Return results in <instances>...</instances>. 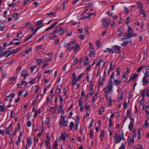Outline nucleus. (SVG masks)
I'll return each instance as SVG.
<instances>
[{"label":"nucleus","mask_w":149,"mask_h":149,"mask_svg":"<svg viewBox=\"0 0 149 149\" xmlns=\"http://www.w3.org/2000/svg\"><path fill=\"white\" fill-rule=\"evenodd\" d=\"M19 15H20L18 13H16L13 14L12 15V17L15 18H17V17L19 16Z\"/></svg>","instance_id":"obj_35"},{"label":"nucleus","mask_w":149,"mask_h":149,"mask_svg":"<svg viewBox=\"0 0 149 149\" xmlns=\"http://www.w3.org/2000/svg\"><path fill=\"white\" fill-rule=\"evenodd\" d=\"M31 51V48L28 49L24 51L23 52V56H25L26 55L29 54L30 52Z\"/></svg>","instance_id":"obj_17"},{"label":"nucleus","mask_w":149,"mask_h":149,"mask_svg":"<svg viewBox=\"0 0 149 149\" xmlns=\"http://www.w3.org/2000/svg\"><path fill=\"white\" fill-rule=\"evenodd\" d=\"M148 70H149L148 69H146L145 73V75L143 77L142 79L143 85V86L146 85L148 83V80L147 79V75L149 74L148 73V72H149V71H148Z\"/></svg>","instance_id":"obj_4"},{"label":"nucleus","mask_w":149,"mask_h":149,"mask_svg":"<svg viewBox=\"0 0 149 149\" xmlns=\"http://www.w3.org/2000/svg\"><path fill=\"white\" fill-rule=\"evenodd\" d=\"M78 61H79L77 57L75 58L74 59V61H73L74 64V65L76 64L78 62Z\"/></svg>","instance_id":"obj_32"},{"label":"nucleus","mask_w":149,"mask_h":149,"mask_svg":"<svg viewBox=\"0 0 149 149\" xmlns=\"http://www.w3.org/2000/svg\"><path fill=\"white\" fill-rule=\"evenodd\" d=\"M119 69V68H117V73L116 74V76H118V75H120V70H118Z\"/></svg>","instance_id":"obj_52"},{"label":"nucleus","mask_w":149,"mask_h":149,"mask_svg":"<svg viewBox=\"0 0 149 149\" xmlns=\"http://www.w3.org/2000/svg\"><path fill=\"white\" fill-rule=\"evenodd\" d=\"M137 35V34L135 33H132L130 34V38H131L132 37L135 36H136Z\"/></svg>","instance_id":"obj_39"},{"label":"nucleus","mask_w":149,"mask_h":149,"mask_svg":"<svg viewBox=\"0 0 149 149\" xmlns=\"http://www.w3.org/2000/svg\"><path fill=\"white\" fill-rule=\"evenodd\" d=\"M36 67V65L32 66L31 68V69L32 71H33V70L35 69Z\"/></svg>","instance_id":"obj_63"},{"label":"nucleus","mask_w":149,"mask_h":149,"mask_svg":"<svg viewBox=\"0 0 149 149\" xmlns=\"http://www.w3.org/2000/svg\"><path fill=\"white\" fill-rule=\"evenodd\" d=\"M20 50V48H17L16 49H14L12 50L10 53H9L6 56V58H7L8 56L11 55V54L17 53Z\"/></svg>","instance_id":"obj_8"},{"label":"nucleus","mask_w":149,"mask_h":149,"mask_svg":"<svg viewBox=\"0 0 149 149\" xmlns=\"http://www.w3.org/2000/svg\"><path fill=\"white\" fill-rule=\"evenodd\" d=\"M10 52V50L8 51H5L4 52V53H1L0 54V57H2L5 56L6 54H7L8 53Z\"/></svg>","instance_id":"obj_24"},{"label":"nucleus","mask_w":149,"mask_h":149,"mask_svg":"<svg viewBox=\"0 0 149 149\" xmlns=\"http://www.w3.org/2000/svg\"><path fill=\"white\" fill-rule=\"evenodd\" d=\"M77 79H73L72 82V85L74 86L77 82Z\"/></svg>","instance_id":"obj_31"},{"label":"nucleus","mask_w":149,"mask_h":149,"mask_svg":"<svg viewBox=\"0 0 149 149\" xmlns=\"http://www.w3.org/2000/svg\"><path fill=\"white\" fill-rule=\"evenodd\" d=\"M21 141V139H17L16 141V142H15L17 146H18L19 145V144L20 142Z\"/></svg>","instance_id":"obj_42"},{"label":"nucleus","mask_w":149,"mask_h":149,"mask_svg":"<svg viewBox=\"0 0 149 149\" xmlns=\"http://www.w3.org/2000/svg\"><path fill=\"white\" fill-rule=\"evenodd\" d=\"M102 21L104 29L106 28L109 25V21L105 18H103Z\"/></svg>","instance_id":"obj_5"},{"label":"nucleus","mask_w":149,"mask_h":149,"mask_svg":"<svg viewBox=\"0 0 149 149\" xmlns=\"http://www.w3.org/2000/svg\"><path fill=\"white\" fill-rule=\"evenodd\" d=\"M129 42L128 41H125L121 44V45L124 47L126 46L129 43Z\"/></svg>","instance_id":"obj_26"},{"label":"nucleus","mask_w":149,"mask_h":149,"mask_svg":"<svg viewBox=\"0 0 149 149\" xmlns=\"http://www.w3.org/2000/svg\"><path fill=\"white\" fill-rule=\"evenodd\" d=\"M112 104V100L111 97H110V98L109 99V102L108 103V106H111Z\"/></svg>","instance_id":"obj_57"},{"label":"nucleus","mask_w":149,"mask_h":149,"mask_svg":"<svg viewBox=\"0 0 149 149\" xmlns=\"http://www.w3.org/2000/svg\"><path fill=\"white\" fill-rule=\"evenodd\" d=\"M133 125L132 121H130L129 125L128 126V128L130 130L132 131L133 130Z\"/></svg>","instance_id":"obj_18"},{"label":"nucleus","mask_w":149,"mask_h":149,"mask_svg":"<svg viewBox=\"0 0 149 149\" xmlns=\"http://www.w3.org/2000/svg\"><path fill=\"white\" fill-rule=\"evenodd\" d=\"M113 86V83L111 79H109L108 84V87H105L103 89L106 94H109V92L112 91Z\"/></svg>","instance_id":"obj_2"},{"label":"nucleus","mask_w":149,"mask_h":149,"mask_svg":"<svg viewBox=\"0 0 149 149\" xmlns=\"http://www.w3.org/2000/svg\"><path fill=\"white\" fill-rule=\"evenodd\" d=\"M106 50H107V51H108V52H109L111 54H113L114 53H115V52L113 50L112 48L110 49L109 48H106Z\"/></svg>","instance_id":"obj_25"},{"label":"nucleus","mask_w":149,"mask_h":149,"mask_svg":"<svg viewBox=\"0 0 149 149\" xmlns=\"http://www.w3.org/2000/svg\"><path fill=\"white\" fill-rule=\"evenodd\" d=\"M88 63V58L86 57L85 59L84 60L83 65H86Z\"/></svg>","instance_id":"obj_23"},{"label":"nucleus","mask_w":149,"mask_h":149,"mask_svg":"<svg viewBox=\"0 0 149 149\" xmlns=\"http://www.w3.org/2000/svg\"><path fill=\"white\" fill-rule=\"evenodd\" d=\"M96 44L97 45V48L100 47L101 45L100 41L97 40L96 42Z\"/></svg>","instance_id":"obj_33"},{"label":"nucleus","mask_w":149,"mask_h":149,"mask_svg":"<svg viewBox=\"0 0 149 149\" xmlns=\"http://www.w3.org/2000/svg\"><path fill=\"white\" fill-rule=\"evenodd\" d=\"M42 45H40L39 46H37L36 47V50L38 51L39 50H40L42 48Z\"/></svg>","instance_id":"obj_41"},{"label":"nucleus","mask_w":149,"mask_h":149,"mask_svg":"<svg viewBox=\"0 0 149 149\" xmlns=\"http://www.w3.org/2000/svg\"><path fill=\"white\" fill-rule=\"evenodd\" d=\"M63 106L62 104L60 105L59 106V109L58 110V113H60L61 112V113H64V111H62L63 110Z\"/></svg>","instance_id":"obj_22"},{"label":"nucleus","mask_w":149,"mask_h":149,"mask_svg":"<svg viewBox=\"0 0 149 149\" xmlns=\"http://www.w3.org/2000/svg\"><path fill=\"white\" fill-rule=\"evenodd\" d=\"M117 138H116V139L115 140H116V141L115 142L116 143H119L121 140V136H118Z\"/></svg>","instance_id":"obj_19"},{"label":"nucleus","mask_w":149,"mask_h":149,"mask_svg":"<svg viewBox=\"0 0 149 149\" xmlns=\"http://www.w3.org/2000/svg\"><path fill=\"white\" fill-rule=\"evenodd\" d=\"M45 37V36H42L40 37L37 41V42H40L41 40L43 39H44V38Z\"/></svg>","instance_id":"obj_60"},{"label":"nucleus","mask_w":149,"mask_h":149,"mask_svg":"<svg viewBox=\"0 0 149 149\" xmlns=\"http://www.w3.org/2000/svg\"><path fill=\"white\" fill-rule=\"evenodd\" d=\"M84 74L83 73H81L80 74L79 76H78L77 79V81H79V80H80L81 77H82Z\"/></svg>","instance_id":"obj_37"},{"label":"nucleus","mask_w":149,"mask_h":149,"mask_svg":"<svg viewBox=\"0 0 149 149\" xmlns=\"http://www.w3.org/2000/svg\"><path fill=\"white\" fill-rule=\"evenodd\" d=\"M58 96L59 97L60 102H61V103H62L63 101V98H62V97L60 95H58Z\"/></svg>","instance_id":"obj_58"},{"label":"nucleus","mask_w":149,"mask_h":149,"mask_svg":"<svg viewBox=\"0 0 149 149\" xmlns=\"http://www.w3.org/2000/svg\"><path fill=\"white\" fill-rule=\"evenodd\" d=\"M103 60H100V58H98L97 60V63L96 64V66H98V65L100 66V63L101 62H102Z\"/></svg>","instance_id":"obj_21"},{"label":"nucleus","mask_w":149,"mask_h":149,"mask_svg":"<svg viewBox=\"0 0 149 149\" xmlns=\"http://www.w3.org/2000/svg\"><path fill=\"white\" fill-rule=\"evenodd\" d=\"M58 143L56 141H55L54 146V149H56V148L58 146Z\"/></svg>","instance_id":"obj_49"},{"label":"nucleus","mask_w":149,"mask_h":149,"mask_svg":"<svg viewBox=\"0 0 149 149\" xmlns=\"http://www.w3.org/2000/svg\"><path fill=\"white\" fill-rule=\"evenodd\" d=\"M17 78V76L16 77H12L11 78H10L9 79V81L13 82L14 81V80H15V79H16Z\"/></svg>","instance_id":"obj_54"},{"label":"nucleus","mask_w":149,"mask_h":149,"mask_svg":"<svg viewBox=\"0 0 149 149\" xmlns=\"http://www.w3.org/2000/svg\"><path fill=\"white\" fill-rule=\"evenodd\" d=\"M143 68V67H139L136 70V72L138 73L140 72H141V71L142 70Z\"/></svg>","instance_id":"obj_40"},{"label":"nucleus","mask_w":149,"mask_h":149,"mask_svg":"<svg viewBox=\"0 0 149 149\" xmlns=\"http://www.w3.org/2000/svg\"><path fill=\"white\" fill-rule=\"evenodd\" d=\"M61 27L60 26L56 27L52 31V34H55L56 33H59L60 31Z\"/></svg>","instance_id":"obj_11"},{"label":"nucleus","mask_w":149,"mask_h":149,"mask_svg":"<svg viewBox=\"0 0 149 149\" xmlns=\"http://www.w3.org/2000/svg\"><path fill=\"white\" fill-rule=\"evenodd\" d=\"M32 37V36H31V35H30L28 37H27L25 40H24V42H26V41H27L28 40L30 39V38H31Z\"/></svg>","instance_id":"obj_44"},{"label":"nucleus","mask_w":149,"mask_h":149,"mask_svg":"<svg viewBox=\"0 0 149 149\" xmlns=\"http://www.w3.org/2000/svg\"><path fill=\"white\" fill-rule=\"evenodd\" d=\"M93 131H92V130L91 129L90 130V137L91 138H93Z\"/></svg>","instance_id":"obj_50"},{"label":"nucleus","mask_w":149,"mask_h":149,"mask_svg":"<svg viewBox=\"0 0 149 149\" xmlns=\"http://www.w3.org/2000/svg\"><path fill=\"white\" fill-rule=\"evenodd\" d=\"M149 102L148 101L146 104V108L145 109V110L146 111V113L148 114V115H146V117L147 118V119L145 121V123L143 124V127H147L149 125L148 120V116L149 114V111H148V109L149 108Z\"/></svg>","instance_id":"obj_3"},{"label":"nucleus","mask_w":149,"mask_h":149,"mask_svg":"<svg viewBox=\"0 0 149 149\" xmlns=\"http://www.w3.org/2000/svg\"><path fill=\"white\" fill-rule=\"evenodd\" d=\"M146 92V95L148 96L149 95V90L148 88L146 90L145 89L143 90L141 96L143 97V98H144L145 95V93Z\"/></svg>","instance_id":"obj_10"},{"label":"nucleus","mask_w":149,"mask_h":149,"mask_svg":"<svg viewBox=\"0 0 149 149\" xmlns=\"http://www.w3.org/2000/svg\"><path fill=\"white\" fill-rule=\"evenodd\" d=\"M91 93H90V95H92L93 93V86H92L90 90Z\"/></svg>","instance_id":"obj_47"},{"label":"nucleus","mask_w":149,"mask_h":149,"mask_svg":"<svg viewBox=\"0 0 149 149\" xmlns=\"http://www.w3.org/2000/svg\"><path fill=\"white\" fill-rule=\"evenodd\" d=\"M138 76V74L135 73L133 76H132V80H134Z\"/></svg>","instance_id":"obj_30"},{"label":"nucleus","mask_w":149,"mask_h":149,"mask_svg":"<svg viewBox=\"0 0 149 149\" xmlns=\"http://www.w3.org/2000/svg\"><path fill=\"white\" fill-rule=\"evenodd\" d=\"M118 31L119 33L120 34H122L123 33L122 31L121 30V29H120V28H118Z\"/></svg>","instance_id":"obj_64"},{"label":"nucleus","mask_w":149,"mask_h":149,"mask_svg":"<svg viewBox=\"0 0 149 149\" xmlns=\"http://www.w3.org/2000/svg\"><path fill=\"white\" fill-rule=\"evenodd\" d=\"M105 80V79L104 78H100V80L98 81V82L99 83V84H98V87L99 88L100 85L101 84L102 85V86H103L104 85V84L103 83V82Z\"/></svg>","instance_id":"obj_16"},{"label":"nucleus","mask_w":149,"mask_h":149,"mask_svg":"<svg viewBox=\"0 0 149 149\" xmlns=\"http://www.w3.org/2000/svg\"><path fill=\"white\" fill-rule=\"evenodd\" d=\"M68 134L64 133V134H63L62 133H61V136L59 137V139L60 141H61V139H62L63 140V141H65V139L68 138Z\"/></svg>","instance_id":"obj_7"},{"label":"nucleus","mask_w":149,"mask_h":149,"mask_svg":"<svg viewBox=\"0 0 149 149\" xmlns=\"http://www.w3.org/2000/svg\"><path fill=\"white\" fill-rule=\"evenodd\" d=\"M35 89V93H36L38 92L39 89V87L38 86H36Z\"/></svg>","instance_id":"obj_53"},{"label":"nucleus","mask_w":149,"mask_h":149,"mask_svg":"<svg viewBox=\"0 0 149 149\" xmlns=\"http://www.w3.org/2000/svg\"><path fill=\"white\" fill-rule=\"evenodd\" d=\"M58 23V22H55L53 23L49 27L46 29L45 30V31H47L49 30L52 29Z\"/></svg>","instance_id":"obj_12"},{"label":"nucleus","mask_w":149,"mask_h":149,"mask_svg":"<svg viewBox=\"0 0 149 149\" xmlns=\"http://www.w3.org/2000/svg\"><path fill=\"white\" fill-rule=\"evenodd\" d=\"M50 96H52V98L54 96V89L52 88L50 92Z\"/></svg>","instance_id":"obj_48"},{"label":"nucleus","mask_w":149,"mask_h":149,"mask_svg":"<svg viewBox=\"0 0 149 149\" xmlns=\"http://www.w3.org/2000/svg\"><path fill=\"white\" fill-rule=\"evenodd\" d=\"M65 118H64L63 119V125L64 126H67V121H65Z\"/></svg>","instance_id":"obj_45"},{"label":"nucleus","mask_w":149,"mask_h":149,"mask_svg":"<svg viewBox=\"0 0 149 149\" xmlns=\"http://www.w3.org/2000/svg\"><path fill=\"white\" fill-rule=\"evenodd\" d=\"M12 125V124L11 123L9 126L6 128L7 130L6 131V132L8 135H10L11 134V132L12 130V128H11Z\"/></svg>","instance_id":"obj_14"},{"label":"nucleus","mask_w":149,"mask_h":149,"mask_svg":"<svg viewBox=\"0 0 149 149\" xmlns=\"http://www.w3.org/2000/svg\"><path fill=\"white\" fill-rule=\"evenodd\" d=\"M32 139L31 137V136L28 138L27 139L26 142L27 146L28 147H29L31 146L32 144Z\"/></svg>","instance_id":"obj_13"},{"label":"nucleus","mask_w":149,"mask_h":149,"mask_svg":"<svg viewBox=\"0 0 149 149\" xmlns=\"http://www.w3.org/2000/svg\"><path fill=\"white\" fill-rule=\"evenodd\" d=\"M42 23V22L41 21V20L39 21L35 25V26H37L41 25V24Z\"/></svg>","instance_id":"obj_46"},{"label":"nucleus","mask_w":149,"mask_h":149,"mask_svg":"<svg viewBox=\"0 0 149 149\" xmlns=\"http://www.w3.org/2000/svg\"><path fill=\"white\" fill-rule=\"evenodd\" d=\"M104 136V132L103 130H102V132H101L100 134V137H103Z\"/></svg>","instance_id":"obj_59"},{"label":"nucleus","mask_w":149,"mask_h":149,"mask_svg":"<svg viewBox=\"0 0 149 149\" xmlns=\"http://www.w3.org/2000/svg\"><path fill=\"white\" fill-rule=\"evenodd\" d=\"M12 96V95L9 92H8L6 94V95H5V97L6 98H9Z\"/></svg>","instance_id":"obj_36"},{"label":"nucleus","mask_w":149,"mask_h":149,"mask_svg":"<svg viewBox=\"0 0 149 149\" xmlns=\"http://www.w3.org/2000/svg\"><path fill=\"white\" fill-rule=\"evenodd\" d=\"M112 48L116 53L118 54L120 53V47L119 46L117 45H113L112 47Z\"/></svg>","instance_id":"obj_6"},{"label":"nucleus","mask_w":149,"mask_h":149,"mask_svg":"<svg viewBox=\"0 0 149 149\" xmlns=\"http://www.w3.org/2000/svg\"><path fill=\"white\" fill-rule=\"evenodd\" d=\"M67 2V0H66L65 1H64L62 3V6H63V10H64L65 8V5L66 3Z\"/></svg>","instance_id":"obj_43"},{"label":"nucleus","mask_w":149,"mask_h":149,"mask_svg":"<svg viewBox=\"0 0 149 149\" xmlns=\"http://www.w3.org/2000/svg\"><path fill=\"white\" fill-rule=\"evenodd\" d=\"M6 110V107H4L3 105L0 106V111L2 112L5 111Z\"/></svg>","instance_id":"obj_28"},{"label":"nucleus","mask_w":149,"mask_h":149,"mask_svg":"<svg viewBox=\"0 0 149 149\" xmlns=\"http://www.w3.org/2000/svg\"><path fill=\"white\" fill-rule=\"evenodd\" d=\"M74 124L73 122H71L70 123V125H69V127L71 130H72L73 129V127L74 126Z\"/></svg>","instance_id":"obj_29"},{"label":"nucleus","mask_w":149,"mask_h":149,"mask_svg":"<svg viewBox=\"0 0 149 149\" xmlns=\"http://www.w3.org/2000/svg\"><path fill=\"white\" fill-rule=\"evenodd\" d=\"M137 5L138 7L139 8H140L141 7H142V4L140 2L137 3Z\"/></svg>","instance_id":"obj_56"},{"label":"nucleus","mask_w":149,"mask_h":149,"mask_svg":"<svg viewBox=\"0 0 149 149\" xmlns=\"http://www.w3.org/2000/svg\"><path fill=\"white\" fill-rule=\"evenodd\" d=\"M82 100V99L81 98L80 99H79L78 100V104H79V107H81L83 106L81 102Z\"/></svg>","instance_id":"obj_34"},{"label":"nucleus","mask_w":149,"mask_h":149,"mask_svg":"<svg viewBox=\"0 0 149 149\" xmlns=\"http://www.w3.org/2000/svg\"><path fill=\"white\" fill-rule=\"evenodd\" d=\"M93 119H92L91 121L90 122V125L88 127L89 128H91L93 125Z\"/></svg>","instance_id":"obj_51"},{"label":"nucleus","mask_w":149,"mask_h":149,"mask_svg":"<svg viewBox=\"0 0 149 149\" xmlns=\"http://www.w3.org/2000/svg\"><path fill=\"white\" fill-rule=\"evenodd\" d=\"M76 41H72L65 44L64 46L67 48V50L69 52L72 50L77 52L79 48V45L78 44H76Z\"/></svg>","instance_id":"obj_1"},{"label":"nucleus","mask_w":149,"mask_h":149,"mask_svg":"<svg viewBox=\"0 0 149 149\" xmlns=\"http://www.w3.org/2000/svg\"><path fill=\"white\" fill-rule=\"evenodd\" d=\"M93 3H89L86 4V7H90V6H92L93 5Z\"/></svg>","instance_id":"obj_62"},{"label":"nucleus","mask_w":149,"mask_h":149,"mask_svg":"<svg viewBox=\"0 0 149 149\" xmlns=\"http://www.w3.org/2000/svg\"><path fill=\"white\" fill-rule=\"evenodd\" d=\"M31 123L30 121H29L27 122V125L29 127H30L31 126Z\"/></svg>","instance_id":"obj_61"},{"label":"nucleus","mask_w":149,"mask_h":149,"mask_svg":"<svg viewBox=\"0 0 149 149\" xmlns=\"http://www.w3.org/2000/svg\"><path fill=\"white\" fill-rule=\"evenodd\" d=\"M113 125L112 123V120L111 119H109V126L110 127H111Z\"/></svg>","instance_id":"obj_38"},{"label":"nucleus","mask_w":149,"mask_h":149,"mask_svg":"<svg viewBox=\"0 0 149 149\" xmlns=\"http://www.w3.org/2000/svg\"><path fill=\"white\" fill-rule=\"evenodd\" d=\"M104 111V107H101L99 109V114L100 115H101L102 114V113Z\"/></svg>","instance_id":"obj_20"},{"label":"nucleus","mask_w":149,"mask_h":149,"mask_svg":"<svg viewBox=\"0 0 149 149\" xmlns=\"http://www.w3.org/2000/svg\"><path fill=\"white\" fill-rule=\"evenodd\" d=\"M132 32V28L130 26L128 27L127 33L130 36Z\"/></svg>","instance_id":"obj_27"},{"label":"nucleus","mask_w":149,"mask_h":149,"mask_svg":"<svg viewBox=\"0 0 149 149\" xmlns=\"http://www.w3.org/2000/svg\"><path fill=\"white\" fill-rule=\"evenodd\" d=\"M28 75L27 70H23L21 73V75L24 78V79H26V76Z\"/></svg>","instance_id":"obj_9"},{"label":"nucleus","mask_w":149,"mask_h":149,"mask_svg":"<svg viewBox=\"0 0 149 149\" xmlns=\"http://www.w3.org/2000/svg\"><path fill=\"white\" fill-rule=\"evenodd\" d=\"M121 83V80L120 79H113V84L116 86H118Z\"/></svg>","instance_id":"obj_15"},{"label":"nucleus","mask_w":149,"mask_h":149,"mask_svg":"<svg viewBox=\"0 0 149 149\" xmlns=\"http://www.w3.org/2000/svg\"><path fill=\"white\" fill-rule=\"evenodd\" d=\"M141 133L140 132V130H139L138 132V139H140L141 138Z\"/></svg>","instance_id":"obj_55"}]
</instances>
